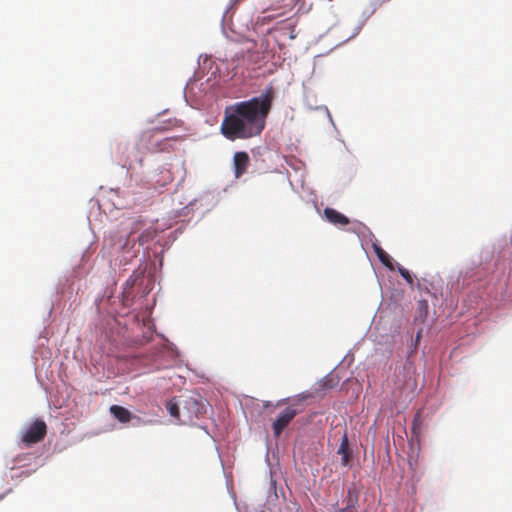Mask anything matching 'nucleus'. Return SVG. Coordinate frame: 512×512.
<instances>
[{"mask_svg": "<svg viewBox=\"0 0 512 512\" xmlns=\"http://www.w3.org/2000/svg\"><path fill=\"white\" fill-rule=\"evenodd\" d=\"M275 99L273 85H268L259 97L226 107L220 131L230 140L248 139L261 134Z\"/></svg>", "mask_w": 512, "mask_h": 512, "instance_id": "obj_1", "label": "nucleus"}, {"mask_svg": "<svg viewBox=\"0 0 512 512\" xmlns=\"http://www.w3.org/2000/svg\"><path fill=\"white\" fill-rule=\"evenodd\" d=\"M165 127H155L151 130L145 131L142 136L141 140L148 144L149 146L147 149L150 152H169L174 149L173 142L179 141L182 138L179 136H171V137H165L163 139H159L157 136L159 133L165 131Z\"/></svg>", "mask_w": 512, "mask_h": 512, "instance_id": "obj_2", "label": "nucleus"}, {"mask_svg": "<svg viewBox=\"0 0 512 512\" xmlns=\"http://www.w3.org/2000/svg\"><path fill=\"white\" fill-rule=\"evenodd\" d=\"M47 434V425L44 420H34L21 434V442L25 446L41 442Z\"/></svg>", "mask_w": 512, "mask_h": 512, "instance_id": "obj_3", "label": "nucleus"}, {"mask_svg": "<svg viewBox=\"0 0 512 512\" xmlns=\"http://www.w3.org/2000/svg\"><path fill=\"white\" fill-rule=\"evenodd\" d=\"M182 420L181 424H190L198 419L205 412V407L197 399L189 397L181 400Z\"/></svg>", "mask_w": 512, "mask_h": 512, "instance_id": "obj_4", "label": "nucleus"}, {"mask_svg": "<svg viewBox=\"0 0 512 512\" xmlns=\"http://www.w3.org/2000/svg\"><path fill=\"white\" fill-rule=\"evenodd\" d=\"M119 153H121V157L119 158V163L122 167L126 168L128 171L135 168L136 165L142 166L143 164V155L140 153L137 147H129L127 145H119L117 147Z\"/></svg>", "mask_w": 512, "mask_h": 512, "instance_id": "obj_5", "label": "nucleus"}, {"mask_svg": "<svg viewBox=\"0 0 512 512\" xmlns=\"http://www.w3.org/2000/svg\"><path fill=\"white\" fill-rule=\"evenodd\" d=\"M301 410L296 408L295 404L287 407L284 412L274 421L272 428L275 437H279L283 430L289 425L294 417L300 413Z\"/></svg>", "mask_w": 512, "mask_h": 512, "instance_id": "obj_6", "label": "nucleus"}, {"mask_svg": "<svg viewBox=\"0 0 512 512\" xmlns=\"http://www.w3.org/2000/svg\"><path fill=\"white\" fill-rule=\"evenodd\" d=\"M234 175L236 178L241 177L250 164V157L247 152H236L233 157Z\"/></svg>", "mask_w": 512, "mask_h": 512, "instance_id": "obj_7", "label": "nucleus"}, {"mask_svg": "<svg viewBox=\"0 0 512 512\" xmlns=\"http://www.w3.org/2000/svg\"><path fill=\"white\" fill-rule=\"evenodd\" d=\"M323 213L326 220L335 226H345L350 223L348 217L333 208L327 207Z\"/></svg>", "mask_w": 512, "mask_h": 512, "instance_id": "obj_8", "label": "nucleus"}, {"mask_svg": "<svg viewBox=\"0 0 512 512\" xmlns=\"http://www.w3.org/2000/svg\"><path fill=\"white\" fill-rule=\"evenodd\" d=\"M345 507L337 509L335 512H357L358 494L354 490L349 489L345 498Z\"/></svg>", "mask_w": 512, "mask_h": 512, "instance_id": "obj_9", "label": "nucleus"}, {"mask_svg": "<svg viewBox=\"0 0 512 512\" xmlns=\"http://www.w3.org/2000/svg\"><path fill=\"white\" fill-rule=\"evenodd\" d=\"M109 410L113 417L120 423H128L132 418V413L123 406L112 405Z\"/></svg>", "mask_w": 512, "mask_h": 512, "instance_id": "obj_10", "label": "nucleus"}, {"mask_svg": "<svg viewBox=\"0 0 512 512\" xmlns=\"http://www.w3.org/2000/svg\"><path fill=\"white\" fill-rule=\"evenodd\" d=\"M337 453L341 455V464L342 466H348L350 464L352 453L349 448L348 438L347 435L344 434L340 446L338 448Z\"/></svg>", "mask_w": 512, "mask_h": 512, "instance_id": "obj_11", "label": "nucleus"}, {"mask_svg": "<svg viewBox=\"0 0 512 512\" xmlns=\"http://www.w3.org/2000/svg\"><path fill=\"white\" fill-rule=\"evenodd\" d=\"M165 407H166V410L168 411V413L170 414V416L174 417L181 423V420H182L181 400H176L175 398L171 399L166 402Z\"/></svg>", "mask_w": 512, "mask_h": 512, "instance_id": "obj_12", "label": "nucleus"}, {"mask_svg": "<svg viewBox=\"0 0 512 512\" xmlns=\"http://www.w3.org/2000/svg\"><path fill=\"white\" fill-rule=\"evenodd\" d=\"M373 247L380 262L389 270L393 271L395 268L393 264V259L390 257V255L378 245H374Z\"/></svg>", "mask_w": 512, "mask_h": 512, "instance_id": "obj_13", "label": "nucleus"}, {"mask_svg": "<svg viewBox=\"0 0 512 512\" xmlns=\"http://www.w3.org/2000/svg\"><path fill=\"white\" fill-rule=\"evenodd\" d=\"M398 272L407 281V283L411 285L413 284V277L411 276L410 272L407 269L398 265Z\"/></svg>", "mask_w": 512, "mask_h": 512, "instance_id": "obj_14", "label": "nucleus"}, {"mask_svg": "<svg viewBox=\"0 0 512 512\" xmlns=\"http://www.w3.org/2000/svg\"><path fill=\"white\" fill-rule=\"evenodd\" d=\"M337 384V381L332 376H327L322 380V386L325 389H331Z\"/></svg>", "mask_w": 512, "mask_h": 512, "instance_id": "obj_15", "label": "nucleus"}, {"mask_svg": "<svg viewBox=\"0 0 512 512\" xmlns=\"http://www.w3.org/2000/svg\"><path fill=\"white\" fill-rule=\"evenodd\" d=\"M418 308L420 311L421 316H426L427 310H428V303L426 300H420L418 302Z\"/></svg>", "mask_w": 512, "mask_h": 512, "instance_id": "obj_16", "label": "nucleus"}, {"mask_svg": "<svg viewBox=\"0 0 512 512\" xmlns=\"http://www.w3.org/2000/svg\"><path fill=\"white\" fill-rule=\"evenodd\" d=\"M296 37H297V34H296V32H295V28H294V26H293V27H292V29H291V32H290L289 38H290L291 40H293V39H295Z\"/></svg>", "mask_w": 512, "mask_h": 512, "instance_id": "obj_17", "label": "nucleus"}, {"mask_svg": "<svg viewBox=\"0 0 512 512\" xmlns=\"http://www.w3.org/2000/svg\"><path fill=\"white\" fill-rule=\"evenodd\" d=\"M145 241H147V239L145 238V236H144V235H141V236L139 237V242H140V243H144Z\"/></svg>", "mask_w": 512, "mask_h": 512, "instance_id": "obj_18", "label": "nucleus"}, {"mask_svg": "<svg viewBox=\"0 0 512 512\" xmlns=\"http://www.w3.org/2000/svg\"><path fill=\"white\" fill-rule=\"evenodd\" d=\"M420 337H421V334H420V332H418L417 336H416V342H418L420 340Z\"/></svg>", "mask_w": 512, "mask_h": 512, "instance_id": "obj_19", "label": "nucleus"}, {"mask_svg": "<svg viewBox=\"0 0 512 512\" xmlns=\"http://www.w3.org/2000/svg\"><path fill=\"white\" fill-rule=\"evenodd\" d=\"M180 123H181L180 121L175 120V121H174V126H178V125H180Z\"/></svg>", "mask_w": 512, "mask_h": 512, "instance_id": "obj_20", "label": "nucleus"}, {"mask_svg": "<svg viewBox=\"0 0 512 512\" xmlns=\"http://www.w3.org/2000/svg\"><path fill=\"white\" fill-rule=\"evenodd\" d=\"M417 420H418V417H416V418L414 419L413 430H415V423L417 422Z\"/></svg>", "mask_w": 512, "mask_h": 512, "instance_id": "obj_21", "label": "nucleus"}]
</instances>
